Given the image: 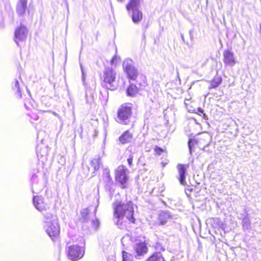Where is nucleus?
I'll use <instances>...</instances> for the list:
<instances>
[{"mask_svg": "<svg viewBox=\"0 0 261 261\" xmlns=\"http://www.w3.org/2000/svg\"><path fill=\"white\" fill-rule=\"evenodd\" d=\"M80 241H83V242H84V243H83V244H84V245H85V242H84V240H83V238H82V237H80Z\"/></svg>", "mask_w": 261, "mask_h": 261, "instance_id": "40", "label": "nucleus"}, {"mask_svg": "<svg viewBox=\"0 0 261 261\" xmlns=\"http://www.w3.org/2000/svg\"><path fill=\"white\" fill-rule=\"evenodd\" d=\"M130 103L122 105L118 109L116 121L122 125H128L131 121L132 107Z\"/></svg>", "mask_w": 261, "mask_h": 261, "instance_id": "5", "label": "nucleus"}, {"mask_svg": "<svg viewBox=\"0 0 261 261\" xmlns=\"http://www.w3.org/2000/svg\"><path fill=\"white\" fill-rule=\"evenodd\" d=\"M103 178L105 181L107 182L108 185H111L112 183L109 170L105 169L103 172Z\"/></svg>", "mask_w": 261, "mask_h": 261, "instance_id": "27", "label": "nucleus"}, {"mask_svg": "<svg viewBox=\"0 0 261 261\" xmlns=\"http://www.w3.org/2000/svg\"><path fill=\"white\" fill-rule=\"evenodd\" d=\"M43 228L47 233V234L54 240V238L58 237L60 233V227L58 222V219L57 221L49 223L48 221L43 224Z\"/></svg>", "mask_w": 261, "mask_h": 261, "instance_id": "10", "label": "nucleus"}, {"mask_svg": "<svg viewBox=\"0 0 261 261\" xmlns=\"http://www.w3.org/2000/svg\"><path fill=\"white\" fill-rule=\"evenodd\" d=\"M135 205L131 201L126 203L116 200L113 203L114 221L120 229L125 227L124 217L131 223H135L136 219L134 216Z\"/></svg>", "mask_w": 261, "mask_h": 261, "instance_id": "1", "label": "nucleus"}, {"mask_svg": "<svg viewBox=\"0 0 261 261\" xmlns=\"http://www.w3.org/2000/svg\"><path fill=\"white\" fill-rule=\"evenodd\" d=\"M133 138V134L128 130L125 131L119 137V140L122 144L130 143Z\"/></svg>", "mask_w": 261, "mask_h": 261, "instance_id": "20", "label": "nucleus"}, {"mask_svg": "<svg viewBox=\"0 0 261 261\" xmlns=\"http://www.w3.org/2000/svg\"><path fill=\"white\" fill-rule=\"evenodd\" d=\"M33 203L35 207L42 214L50 209L49 204L45 201L44 198L41 196H34Z\"/></svg>", "mask_w": 261, "mask_h": 261, "instance_id": "11", "label": "nucleus"}, {"mask_svg": "<svg viewBox=\"0 0 261 261\" xmlns=\"http://www.w3.org/2000/svg\"><path fill=\"white\" fill-rule=\"evenodd\" d=\"M39 174L34 173L31 178L32 190L33 193L41 191L47 182V178L45 173H39Z\"/></svg>", "mask_w": 261, "mask_h": 261, "instance_id": "6", "label": "nucleus"}, {"mask_svg": "<svg viewBox=\"0 0 261 261\" xmlns=\"http://www.w3.org/2000/svg\"><path fill=\"white\" fill-rule=\"evenodd\" d=\"M115 57H113L112 59V61H111V62L112 63H114V61H115Z\"/></svg>", "mask_w": 261, "mask_h": 261, "instance_id": "41", "label": "nucleus"}, {"mask_svg": "<svg viewBox=\"0 0 261 261\" xmlns=\"http://www.w3.org/2000/svg\"><path fill=\"white\" fill-rule=\"evenodd\" d=\"M177 77L178 78L179 80L180 81V77H179L178 73H177Z\"/></svg>", "mask_w": 261, "mask_h": 261, "instance_id": "45", "label": "nucleus"}, {"mask_svg": "<svg viewBox=\"0 0 261 261\" xmlns=\"http://www.w3.org/2000/svg\"><path fill=\"white\" fill-rule=\"evenodd\" d=\"M117 73L112 67H106L103 71L102 77V85L111 90L116 89L117 85L116 84Z\"/></svg>", "mask_w": 261, "mask_h": 261, "instance_id": "4", "label": "nucleus"}, {"mask_svg": "<svg viewBox=\"0 0 261 261\" xmlns=\"http://www.w3.org/2000/svg\"><path fill=\"white\" fill-rule=\"evenodd\" d=\"M154 151L156 154L158 155H161L162 153L163 152V150L161 147L156 146L154 148Z\"/></svg>", "mask_w": 261, "mask_h": 261, "instance_id": "32", "label": "nucleus"}, {"mask_svg": "<svg viewBox=\"0 0 261 261\" xmlns=\"http://www.w3.org/2000/svg\"><path fill=\"white\" fill-rule=\"evenodd\" d=\"M242 225L244 230H250L251 229V221L248 216V211L244 209V213L241 214Z\"/></svg>", "mask_w": 261, "mask_h": 261, "instance_id": "18", "label": "nucleus"}, {"mask_svg": "<svg viewBox=\"0 0 261 261\" xmlns=\"http://www.w3.org/2000/svg\"><path fill=\"white\" fill-rule=\"evenodd\" d=\"M129 171L124 166H119L115 171V178L117 182L119 183L121 188L127 187V182L128 179V173Z\"/></svg>", "mask_w": 261, "mask_h": 261, "instance_id": "8", "label": "nucleus"}, {"mask_svg": "<svg viewBox=\"0 0 261 261\" xmlns=\"http://www.w3.org/2000/svg\"><path fill=\"white\" fill-rule=\"evenodd\" d=\"M133 158H134L133 155L131 154L129 155V157L128 158V159L127 160L128 164L130 166H131V165H132Z\"/></svg>", "mask_w": 261, "mask_h": 261, "instance_id": "33", "label": "nucleus"}, {"mask_svg": "<svg viewBox=\"0 0 261 261\" xmlns=\"http://www.w3.org/2000/svg\"><path fill=\"white\" fill-rule=\"evenodd\" d=\"M138 93V89L135 85L130 84L127 88L126 93L128 96H134Z\"/></svg>", "mask_w": 261, "mask_h": 261, "instance_id": "25", "label": "nucleus"}, {"mask_svg": "<svg viewBox=\"0 0 261 261\" xmlns=\"http://www.w3.org/2000/svg\"><path fill=\"white\" fill-rule=\"evenodd\" d=\"M193 33H194V30H190L189 32V36H190V39L191 40H193L194 39V35H193Z\"/></svg>", "mask_w": 261, "mask_h": 261, "instance_id": "35", "label": "nucleus"}, {"mask_svg": "<svg viewBox=\"0 0 261 261\" xmlns=\"http://www.w3.org/2000/svg\"><path fill=\"white\" fill-rule=\"evenodd\" d=\"M24 107H25V109H26L27 110H30V109H31V108H30L29 107H28V106H27V103H26V102H24Z\"/></svg>", "mask_w": 261, "mask_h": 261, "instance_id": "37", "label": "nucleus"}, {"mask_svg": "<svg viewBox=\"0 0 261 261\" xmlns=\"http://www.w3.org/2000/svg\"><path fill=\"white\" fill-rule=\"evenodd\" d=\"M101 164V159L99 155L91 160V166L93 168V171L92 173V176L95 175V172L98 170Z\"/></svg>", "mask_w": 261, "mask_h": 261, "instance_id": "22", "label": "nucleus"}, {"mask_svg": "<svg viewBox=\"0 0 261 261\" xmlns=\"http://www.w3.org/2000/svg\"><path fill=\"white\" fill-rule=\"evenodd\" d=\"M81 69L82 74V81L83 85L85 86V85H86V81H85V80H86V73L84 71L83 67V66L82 65H81Z\"/></svg>", "mask_w": 261, "mask_h": 261, "instance_id": "30", "label": "nucleus"}, {"mask_svg": "<svg viewBox=\"0 0 261 261\" xmlns=\"http://www.w3.org/2000/svg\"><path fill=\"white\" fill-rule=\"evenodd\" d=\"M42 214L43 215L44 218L43 224H45V223L47 221L49 223L53 222V221H57V218H56V216H53L50 213L48 212V211L44 212V214Z\"/></svg>", "mask_w": 261, "mask_h": 261, "instance_id": "23", "label": "nucleus"}, {"mask_svg": "<svg viewBox=\"0 0 261 261\" xmlns=\"http://www.w3.org/2000/svg\"><path fill=\"white\" fill-rule=\"evenodd\" d=\"M122 66L127 77L129 80H135L138 76L139 71L135 67L134 61L130 59H126L123 61Z\"/></svg>", "mask_w": 261, "mask_h": 261, "instance_id": "7", "label": "nucleus"}, {"mask_svg": "<svg viewBox=\"0 0 261 261\" xmlns=\"http://www.w3.org/2000/svg\"><path fill=\"white\" fill-rule=\"evenodd\" d=\"M110 6H111V9L112 10L113 9V6H112V4L111 2H110Z\"/></svg>", "mask_w": 261, "mask_h": 261, "instance_id": "42", "label": "nucleus"}, {"mask_svg": "<svg viewBox=\"0 0 261 261\" xmlns=\"http://www.w3.org/2000/svg\"><path fill=\"white\" fill-rule=\"evenodd\" d=\"M141 0H129L126 5V9L135 24L139 23L143 18V13L139 9Z\"/></svg>", "mask_w": 261, "mask_h": 261, "instance_id": "3", "label": "nucleus"}, {"mask_svg": "<svg viewBox=\"0 0 261 261\" xmlns=\"http://www.w3.org/2000/svg\"><path fill=\"white\" fill-rule=\"evenodd\" d=\"M133 257L132 254L125 252L122 251V261H132Z\"/></svg>", "mask_w": 261, "mask_h": 261, "instance_id": "28", "label": "nucleus"}, {"mask_svg": "<svg viewBox=\"0 0 261 261\" xmlns=\"http://www.w3.org/2000/svg\"><path fill=\"white\" fill-rule=\"evenodd\" d=\"M27 115L31 118V119L33 120L34 121L37 120L39 118V117L38 116V115L33 113H28Z\"/></svg>", "mask_w": 261, "mask_h": 261, "instance_id": "31", "label": "nucleus"}, {"mask_svg": "<svg viewBox=\"0 0 261 261\" xmlns=\"http://www.w3.org/2000/svg\"><path fill=\"white\" fill-rule=\"evenodd\" d=\"M67 251L69 258L72 260H77L82 258L85 254L84 248L77 245L68 246Z\"/></svg>", "mask_w": 261, "mask_h": 261, "instance_id": "9", "label": "nucleus"}, {"mask_svg": "<svg viewBox=\"0 0 261 261\" xmlns=\"http://www.w3.org/2000/svg\"><path fill=\"white\" fill-rule=\"evenodd\" d=\"M171 218L170 213L168 212H162L159 215L158 224L159 225H164L166 224L169 219Z\"/></svg>", "mask_w": 261, "mask_h": 261, "instance_id": "21", "label": "nucleus"}, {"mask_svg": "<svg viewBox=\"0 0 261 261\" xmlns=\"http://www.w3.org/2000/svg\"><path fill=\"white\" fill-rule=\"evenodd\" d=\"M28 13L30 17H32V15H33V9H31L30 8H28Z\"/></svg>", "mask_w": 261, "mask_h": 261, "instance_id": "36", "label": "nucleus"}, {"mask_svg": "<svg viewBox=\"0 0 261 261\" xmlns=\"http://www.w3.org/2000/svg\"><path fill=\"white\" fill-rule=\"evenodd\" d=\"M95 208L93 212H90L89 208L83 209L81 212L80 220L83 223V227H86L90 230H96L99 225V222L96 218Z\"/></svg>", "mask_w": 261, "mask_h": 261, "instance_id": "2", "label": "nucleus"}, {"mask_svg": "<svg viewBox=\"0 0 261 261\" xmlns=\"http://www.w3.org/2000/svg\"><path fill=\"white\" fill-rule=\"evenodd\" d=\"M198 112L199 113H200L202 114L203 115L204 118L205 119H207V116L206 115V114L205 113H204L203 110L201 108H198Z\"/></svg>", "mask_w": 261, "mask_h": 261, "instance_id": "34", "label": "nucleus"}, {"mask_svg": "<svg viewBox=\"0 0 261 261\" xmlns=\"http://www.w3.org/2000/svg\"><path fill=\"white\" fill-rule=\"evenodd\" d=\"M180 37H181V40L182 41L185 43V38H184V35L182 34H180Z\"/></svg>", "mask_w": 261, "mask_h": 261, "instance_id": "38", "label": "nucleus"}, {"mask_svg": "<svg viewBox=\"0 0 261 261\" xmlns=\"http://www.w3.org/2000/svg\"><path fill=\"white\" fill-rule=\"evenodd\" d=\"M148 261H164V259L160 253H155L148 258Z\"/></svg>", "mask_w": 261, "mask_h": 261, "instance_id": "26", "label": "nucleus"}, {"mask_svg": "<svg viewBox=\"0 0 261 261\" xmlns=\"http://www.w3.org/2000/svg\"><path fill=\"white\" fill-rule=\"evenodd\" d=\"M259 32L261 34V23L259 24Z\"/></svg>", "mask_w": 261, "mask_h": 261, "instance_id": "43", "label": "nucleus"}, {"mask_svg": "<svg viewBox=\"0 0 261 261\" xmlns=\"http://www.w3.org/2000/svg\"><path fill=\"white\" fill-rule=\"evenodd\" d=\"M195 144V140L193 139H189L188 141V147L189 149L190 153L191 154H192V148L194 146Z\"/></svg>", "mask_w": 261, "mask_h": 261, "instance_id": "29", "label": "nucleus"}, {"mask_svg": "<svg viewBox=\"0 0 261 261\" xmlns=\"http://www.w3.org/2000/svg\"><path fill=\"white\" fill-rule=\"evenodd\" d=\"M26 88H27V92H28V93L29 95L30 96H31V92H30V90L27 88V87H26Z\"/></svg>", "mask_w": 261, "mask_h": 261, "instance_id": "39", "label": "nucleus"}, {"mask_svg": "<svg viewBox=\"0 0 261 261\" xmlns=\"http://www.w3.org/2000/svg\"><path fill=\"white\" fill-rule=\"evenodd\" d=\"M28 35V30L27 27L23 25H20L16 28L14 32V39L15 42L19 46V42H22L25 40Z\"/></svg>", "mask_w": 261, "mask_h": 261, "instance_id": "12", "label": "nucleus"}, {"mask_svg": "<svg viewBox=\"0 0 261 261\" xmlns=\"http://www.w3.org/2000/svg\"><path fill=\"white\" fill-rule=\"evenodd\" d=\"M28 0H19L17 4L16 13L20 16H23L27 9Z\"/></svg>", "mask_w": 261, "mask_h": 261, "instance_id": "19", "label": "nucleus"}, {"mask_svg": "<svg viewBox=\"0 0 261 261\" xmlns=\"http://www.w3.org/2000/svg\"><path fill=\"white\" fill-rule=\"evenodd\" d=\"M189 165H185L182 164H178L177 165V169L179 174L178 180L182 185H187L186 181V176L187 174V169L188 168Z\"/></svg>", "mask_w": 261, "mask_h": 261, "instance_id": "15", "label": "nucleus"}, {"mask_svg": "<svg viewBox=\"0 0 261 261\" xmlns=\"http://www.w3.org/2000/svg\"><path fill=\"white\" fill-rule=\"evenodd\" d=\"M48 151L47 145L44 144L43 140H41L40 143L37 144L36 146V153L38 158L39 156L45 158L48 154Z\"/></svg>", "mask_w": 261, "mask_h": 261, "instance_id": "17", "label": "nucleus"}, {"mask_svg": "<svg viewBox=\"0 0 261 261\" xmlns=\"http://www.w3.org/2000/svg\"><path fill=\"white\" fill-rule=\"evenodd\" d=\"M22 83V80L19 76V80L14 79L11 84L12 90L14 92L15 95L18 98H21L22 97L20 90V84Z\"/></svg>", "mask_w": 261, "mask_h": 261, "instance_id": "16", "label": "nucleus"}, {"mask_svg": "<svg viewBox=\"0 0 261 261\" xmlns=\"http://www.w3.org/2000/svg\"><path fill=\"white\" fill-rule=\"evenodd\" d=\"M134 249L136 253L135 257L138 258L144 255L147 252L148 248L145 242L136 241L134 245Z\"/></svg>", "mask_w": 261, "mask_h": 261, "instance_id": "13", "label": "nucleus"}, {"mask_svg": "<svg viewBox=\"0 0 261 261\" xmlns=\"http://www.w3.org/2000/svg\"><path fill=\"white\" fill-rule=\"evenodd\" d=\"M223 62L226 66H233L237 63L234 53L229 49L224 50L223 53Z\"/></svg>", "mask_w": 261, "mask_h": 261, "instance_id": "14", "label": "nucleus"}, {"mask_svg": "<svg viewBox=\"0 0 261 261\" xmlns=\"http://www.w3.org/2000/svg\"><path fill=\"white\" fill-rule=\"evenodd\" d=\"M118 2H120V3H122L124 2V0H117Z\"/></svg>", "mask_w": 261, "mask_h": 261, "instance_id": "44", "label": "nucleus"}, {"mask_svg": "<svg viewBox=\"0 0 261 261\" xmlns=\"http://www.w3.org/2000/svg\"><path fill=\"white\" fill-rule=\"evenodd\" d=\"M222 82V77L221 76H216L211 81L209 89L216 88L218 87Z\"/></svg>", "mask_w": 261, "mask_h": 261, "instance_id": "24", "label": "nucleus"}]
</instances>
